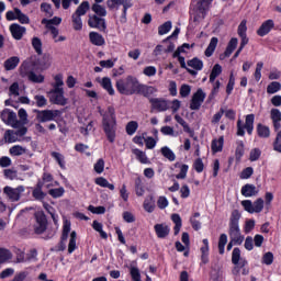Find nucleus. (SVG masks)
<instances>
[{
  "mask_svg": "<svg viewBox=\"0 0 281 281\" xmlns=\"http://www.w3.org/2000/svg\"><path fill=\"white\" fill-rule=\"evenodd\" d=\"M99 114L102 117V130L108 142H110V144H114L115 137H117V116L115 114V108L113 105H109L105 111L99 110Z\"/></svg>",
  "mask_w": 281,
  "mask_h": 281,
  "instance_id": "nucleus-1",
  "label": "nucleus"
},
{
  "mask_svg": "<svg viewBox=\"0 0 281 281\" xmlns=\"http://www.w3.org/2000/svg\"><path fill=\"white\" fill-rule=\"evenodd\" d=\"M115 87L121 95H135L139 87V79L130 75L125 79L116 80Z\"/></svg>",
  "mask_w": 281,
  "mask_h": 281,
  "instance_id": "nucleus-2",
  "label": "nucleus"
},
{
  "mask_svg": "<svg viewBox=\"0 0 281 281\" xmlns=\"http://www.w3.org/2000/svg\"><path fill=\"white\" fill-rule=\"evenodd\" d=\"M54 181V175L49 172H44L42 175V179L37 180V183L32 190V196L35 201L43 202L45 201V196H47V193L43 191V188L46 183H52Z\"/></svg>",
  "mask_w": 281,
  "mask_h": 281,
  "instance_id": "nucleus-3",
  "label": "nucleus"
},
{
  "mask_svg": "<svg viewBox=\"0 0 281 281\" xmlns=\"http://www.w3.org/2000/svg\"><path fill=\"white\" fill-rule=\"evenodd\" d=\"M213 0H199L196 2L193 12L191 13V19L193 23H201L205 16H207V12H210V5H212Z\"/></svg>",
  "mask_w": 281,
  "mask_h": 281,
  "instance_id": "nucleus-4",
  "label": "nucleus"
},
{
  "mask_svg": "<svg viewBox=\"0 0 281 281\" xmlns=\"http://www.w3.org/2000/svg\"><path fill=\"white\" fill-rule=\"evenodd\" d=\"M254 122H256V114H248L245 116V123L243 120L237 121V137H245V131L248 135H254Z\"/></svg>",
  "mask_w": 281,
  "mask_h": 281,
  "instance_id": "nucleus-5",
  "label": "nucleus"
},
{
  "mask_svg": "<svg viewBox=\"0 0 281 281\" xmlns=\"http://www.w3.org/2000/svg\"><path fill=\"white\" fill-rule=\"evenodd\" d=\"M34 113H36V120L40 124H45V122H56V117L63 115L60 110H34Z\"/></svg>",
  "mask_w": 281,
  "mask_h": 281,
  "instance_id": "nucleus-6",
  "label": "nucleus"
},
{
  "mask_svg": "<svg viewBox=\"0 0 281 281\" xmlns=\"http://www.w3.org/2000/svg\"><path fill=\"white\" fill-rule=\"evenodd\" d=\"M47 98L50 104H56L57 106H66L67 98H65L64 88H53L47 92Z\"/></svg>",
  "mask_w": 281,
  "mask_h": 281,
  "instance_id": "nucleus-7",
  "label": "nucleus"
},
{
  "mask_svg": "<svg viewBox=\"0 0 281 281\" xmlns=\"http://www.w3.org/2000/svg\"><path fill=\"white\" fill-rule=\"evenodd\" d=\"M240 211L238 210H233L228 223V235L229 238H234L236 236H240Z\"/></svg>",
  "mask_w": 281,
  "mask_h": 281,
  "instance_id": "nucleus-8",
  "label": "nucleus"
},
{
  "mask_svg": "<svg viewBox=\"0 0 281 281\" xmlns=\"http://www.w3.org/2000/svg\"><path fill=\"white\" fill-rule=\"evenodd\" d=\"M35 225L33 226L34 228V234L37 236H41V234H45L47 232V215H45V212L38 211L35 212Z\"/></svg>",
  "mask_w": 281,
  "mask_h": 281,
  "instance_id": "nucleus-9",
  "label": "nucleus"
},
{
  "mask_svg": "<svg viewBox=\"0 0 281 281\" xmlns=\"http://www.w3.org/2000/svg\"><path fill=\"white\" fill-rule=\"evenodd\" d=\"M71 232V222L69 220L64 221L61 236L58 245L55 246V251H65L67 249V238Z\"/></svg>",
  "mask_w": 281,
  "mask_h": 281,
  "instance_id": "nucleus-10",
  "label": "nucleus"
},
{
  "mask_svg": "<svg viewBox=\"0 0 281 281\" xmlns=\"http://www.w3.org/2000/svg\"><path fill=\"white\" fill-rule=\"evenodd\" d=\"M24 191L25 189L23 188V186H20L18 188L7 186L3 188V194H5L7 199H9L11 203H16L18 201H21V193Z\"/></svg>",
  "mask_w": 281,
  "mask_h": 281,
  "instance_id": "nucleus-11",
  "label": "nucleus"
},
{
  "mask_svg": "<svg viewBox=\"0 0 281 281\" xmlns=\"http://www.w3.org/2000/svg\"><path fill=\"white\" fill-rule=\"evenodd\" d=\"M0 120H2V122L8 126H13V128H16V124H19L16 113L10 109H4L1 111Z\"/></svg>",
  "mask_w": 281,
  "mask_h": 281,
  "instance_id": "nucleus-12",
  "label": "nucleus"
},
{
  "mask_svg": "<svg viewBox=\"0 0 281 281\" xmlns=\"http://www.w3.org/2000/svg\"><path fill=\"white\" fill-rule=\"evenodd\" d=\"M205 98L206 94L204 93L203 89H198L196 92L191 98L190 110L199 111V109H201V104L205 102Z\"/></svg>",
  "mask_w": 281,
  "mask_h": 281,
  "instance_id": "nucleus-13",
  "label": "nucleus"
},
{
  "mask_svg": "<svg viewBox=\"0 0 281 281\" xmlns=\"http://www.w3.org/2000/svg\"><path fill=\"white\" fill-rule=\"evenodd\" d=\"M88 25L94 30H100V32L106 31V20L98 15L90 16L88 20Z\"/></svg>",
  "mask_w": 281,
  "mask_h": 281,
  "instance_id": "nucleus-14",
  "label": "nucleus"
},
{
  "mask_svg": "<svg viewBox=\"0 0 281 281\" xmlns=\"http://www.w3.org/2000/svg\"><path fill=\"white\" fill-rule=\"evenodd\" d=\"M273 27H276V22L273 20L269 19L263 21L257 30V36H267V34H269Z\"/></svg>",
  "mask_w": 281,
  "mask_h": 281,
  "instance_id": "nucleus-15",
  "label": "nucleus"
},
{
  "mask_svg": "<svg viewBox=\"0 0 281 281\" xmlns=\"http://www.w3.org/2000/svg\"><path fill=\"white\" fill-rule=\"evenodd\" d=\"M149 103L151 104V109L158 111L159 113L168 111V101L165 99L150 98Z\"/></svg>",
  "mask_w": 281,
  "mask_h": 281,
  "instance_id": "nucleus-16",
  "label": "nucleus"
},
{
  "mask_svg": "<svg viewBox=\"0 0 281 281\" xmlns=\"http://www.w3.org/2000/svg\"><path fill=\"white\" fill-rule=\"evenodd\" d=\"M155 93H157V89L155 87L138 83V88L136 90L137 95H144V98H148V100H150V95Z\"/></svg>",
  "mask_w": 281,
  "mask_h": 281,
  "instance_id": "nucleus-17",
  "label": "nucleus"
},
{
  "mask_svg": "<svg viewBox=\"0 0 281 281\" xmlns=\"http://www.w3.org/2000/svg\"><path fill=\"white\" fill-rule=\"evenodd\" d=\"M154 231H155V234L157 236V238H168V236H170V226H168L167 224H156L154 226Z\"/></svg>",
  "mask_w": 281,
  "mask_h": 281,
  "instance_id": "nucleus-18",
  "label": "nucleus"
},
{
  "mask_svg": "<svg viewBox=\"0 0 281 281\" xmlns=\"http://www.w3.org/2000/svg\"><path fill=\"white\" fill-rule=\"evenodd\" d=\"M10 32L15 41H21V38H23V34L26 32V29L25 26L13 23L10 25Z\"/></svg>",
  "mask_w": 281,
  "mask_h": 281,
  "instance_id": "nucleus-19",
  "label": "nucleus"
},
{
  "mask_svg": "<svg viewBox=\"0 0 281 281\" xmlns=\"http://www.w3.org/2000/svg\"><path fill=\"white\" fill-rule=\"evenodd\" d=\"M237 34L240 38V43L248 45L249 37H247V20H243L237 29Z\"/></svg>",
  "mask_w": 281,
  "mask_h": 281,
  "instance_id": "nucleus-20",
  "label": "nucleus"
},
{
  "mask_svg": "<svg viewBox=\"0 0 281 281\" xmlns=\"http://www.w3.org/2000/svg\"><path fill=\"white\" fill-rule=\"evenodd\" d=\"M89 40L92 45H95L97 47H102V45H105L106 41L104 40V36L98 32H90L89 33Z\"/></svg>",
  "mask_w": 281,
  "mask_h": 281,
  "instance_id": "nucleus-21",
  "label": "nucleus"
},
{
  "mask_svg": "<svg viewBox=\"0 0 281 281\" xmlns=\"http://www.w3.org/2000/svg\"><path fill=\"white\" fill-rule=\"evenodd\" d=\"M240 192L243 196H245L246 199H249L258 194V189L254 184L247 183L241 187Z\"/></svg>",
  "mask_w": 281,
  "mask_h": 281,
  "instance_id": "nucleus-22",
  "label": "nucleus"
},
{
  "mask_svg": "<svg viewBox=\"0 0 281 281\" xmlns=\"http://www.w3.org/2000/svg\"><path fill=\"white\" fill-rule=\"evenodd\" d=\"M256 131L258 137H260L261 139H268V137H271V130L269 128V126L262 123L257 124Z\"/></svg>",
  "mask_w": 281,
  "mask_h": 281,
  "instance_id": "nucleus-23",
  "label": "nucleus"
},
{
  "mask_svg": "<svg viewBox=\"0 0 281 281\" xmlns=\"http://www.w3.org/2000/svg\"><path fill=\"white\" fill-rule=\"evenodd\" d=\"M202 243L204 246H202L200 249L202 254L201 261L203 265H207V262H210V241L207 239H203Z\"/></svg>",
  "mask_w": 281,
  "mask_h": 281,
  "instance_id": "nucleus-24",
  "label": "nucleus"
},
{
  "mask_svg": "<svg viewBox=\"0 0 281 281\" xmlns=\"http://www.w3.org/2000/svg\"><path fill=\"white\" fill-rule=\"evenodd\" d=\"M171 221L172 223H175L173 235L179 236V232H181V227H183V221L181 220V215H179V213H173L171 215Z\"/></svg>",
  "mask_w": 281,
  "mask_h": 281,
  "instance_id": "nucleus-25",
  "label": "nucleus"
},
{
  "mask_svg": "<svg viewBox=\"0 0 281 281\" xmlns=\"http://www.w3.org/2000/svg\"><path fill=\"white\" fill-rule=\"evenodd\" d=\"M225 144V137L224 136H220L217 139H213L211 143V150L212 153L216 154V153H222L223 151V146Z\"/></svg>",
  "mask_w": 281,
  "mask_h": 281,
  "instance_id": "nucleus-26",
  "label": "nucleus"
},
{
  "mask_svg": "<svg viewBox=\"0 0 281 281\" xmlns=\"http://www.w3.org/2000/svg\"><path fill=\"white\" fill-rule=\"evenodd\" d=\"M238 47V38L232 37L226 46V49L224 52V57L229 58L232 54H234L235 49Z\"/></svg>",
  "mask_w": 281,
  "mask_h": 281,
  "instance_id": "nucleus-27",
  "label": "nucleus"
},
{
  "mask_svg": "<svg viewBox=\"0 0 281 281\" xmlns=\"http://www.w3.org/2000/svg\"><path fill=\"white\" fill-rule=\"evenodd\" d=\"M19 63H21V59L18 56L8 58L4 61L5 71H12L13 69H16V67H19Z\"/></svg>",
  "mask_w": 281,
  "mask_h": 281,
  "instance_id": "nucleus-28",
  "label": "nucleus"
},
{
  "mask_svg": "<svg viewBox=\"0 0 281 281\" xmlns=\"http://www.w3.org/2000/svg\"><path fill=\"white\" fill-rule=\"evenodd\" d=\"M217 46H218V37H212L209 46L204 52V55L206 56V58H210L214 55V52H216Z\"/></svg>",
  "mask_w": 281,
  "mask_h": 281,
  "instance_id": "nucleus-29",
  "label": "nucleus"
},
{
  "mask_svg": "<svg viewBox=\"0 0 281 281\" xmlns=\"http://www.w3.org/2000/svg\"><path fill=\"white\" fill-rule=\"evenodd\" d=\"M223 74V66L221 64H215L211 70L209 82L214 83L216 81L217 76Z\"/></svg>",
  "mask_w": 281,
  "mask_h": 281,
  "instance_id": "nucleus-30",
  "label": "nucleus"
},
{
  "mask_svg": "<svg viewBox=\"0 0 281 281\" xmlns=\"http://www.w3.org/2000/svg\"><path fill=\"white\" fill-rule=\"evenodd\" d=\"M95 186H100V188H108V190H115V184L109 182L104 177H98L94 179Z\"/></svg>",
  "mask_w": 281,
  "mask_h": 281,
  "instance_id": "nucleus-31",
  "label": "nucleus"
},
{
  "mask_svg": "<svg viewBox=\"0 0 281 281\" xmlns=\"http://www.w3.org/2000/svg\"><path fill=\"white\" fill-rule=\"evenodd\" d=\"M101 87L108 91L109 95H115V90L113 89V83H111V78L103 77L101 81Z\"/></svg>",
  "mask_w": 281,
  "mask_h": 281,
  "instance_id": "nucleus-32",
  "label": "nucleus"
},
{
  "mask_svg": "<svg viewBox=\"0 0 281 281\" xmlns=\"http://www.w3.org/2000/svg\"><path fill=\"white\" fill-rule=\"evenodd\" d=\"M143 207L145 212H148V214H153V212H155V198L153 195H149L147 199H145Z\"/></svg>",
  "mask_w": 281,
  "mask_h": 281,
  "instance_id": "nucleus-33",
  "label": "nucleus"
},
{
  "mask_svg": "<svg viewBox=\"0 0 281 281\" xmlns=\"http://www.w3.org/2000/svg\"><path fill=\"white\" fill-rule=\"evenodd\" d=\"M236 149H235V159L236 161H240L245 156V143L243 140L236 142Z\"/></svg>",
  "mask_w": 281,
  "mask_h": 281,
  "instance_id": "nucleus-34",
  "label": "nucleus"
},
{
  "mask_svg": "<svg viewBox=\"0 0 281 281\" xmlns=\"http://www.w3.org/2000/svg\"><path fill=\"white\" fill-rule=\"evenodd\" d=\"M133 155H135L137 161L140 164H150V160H148V156H146L145 151H142L139 148H135L132 150Z\"/></svg>",
  "mask_w": 281,
  "mask_h": 281,
  "instance_id": "nucleus-35",
  "label": "nucleus"
},
{
  "mask_svg": "<svg viewBox=\"0 0 281 281\" xmlns=\"http://www.w3.org/2000/svg\"><path fill=\"white\" fill-rule=\"evenodd\" d=\"M16 135H19V133L14 132L13 130H7L3 136L5 144L16 143V140L19 139Z\"/></svg>",
  "mask_w": 281,
  "mask_h": 281,
  "instance_id": "nucleus-36",
  "label": "nucleus"
},
{
  "mask_svg": "<svg viewBox=\"0 0 281 281\" xmlns=\"http://www.w3.org/2000/svg\"><path fill=\"white\" fill-rule=\"evenodd\" d=\"M77 238H78V233H76V231H72L70 233V239L68 244V254H74L76 249H78V246L76 245Z\"/></svg>",
  "mask_w": 281,
  "mask_h": 281,
  "instance_id": "nucleus-37",
  "label": "nucleus"
},
{
  "mask_svg": "<svg viewBox=\"0 0 281 281\" xmlns=\"http://www.w3.org/2000/svg\"><path fill=\"white\" fill-rule=\"evenodd\" d=\"M89 8H90L89 1H82L80 5L76 9L74 14L77 16H85V14L89 12Z\"/></svg>",
  "mask_w": 281,
  "mask_h": 281,
  "instance_id": "nucleus-38",
  "label": "nucleus"
},
{
  "mask_svg": "<svg viewBox=\"0 0 281 281\" xmlns=\"http://www.w3.org/2000/svg\"><path fill=\"white\" fill-rule=\"evenodd\" d=\"M188 67H192L195 71H201L203 69V60L198 57H193L192 59L187 61Z\"/></svg>",
  "mask_w": 281,
  "mask_h": 281,
  "instance_id": "nucleus-39",
  "label": "nucleus"
},
{
  "mask_svg": "<svg viewBox=\"0 0 281 281\" xmlns=\"http://www.w3.org/2000/svg\"><path fill=\"white\" fill-rule=\"evenodd\" d=\"M134 183L136 196H144V194L146 193V189H144V182L142 181V178L137 177Z\"/></svg>",
  "mask_w": 281,
  "mask_h": 281,
  "instance_id": "nucleus-40",
  "label": "nucleus"
},
{
  "mask_svg": "<svg viewBox=\"0 0 281 281\" xmlns=\"http://www.w3.org/2000/svg\"><path fill=\"white\" fill-rule=\"evenodd\" d=\"M14 12L16 14V20L22 24V25H29L30 23V16H27L21 9L14 8Z\"/></svg>",
  "mask_w": 281,
  "mask_h": 281,
  "instance_id": "nucleus-41",
  "label": "nucleus"
},
{
  "mask_svg": "<svg viewBox=\"0 0 281 281\" xmlns=\"http://www.w3.org/2000/svg\"><path fill=\"white\" fill-rule=\"evenodd\" d=\"M234 87H236V77L234 76V71H231L228 82L226 85V94L232 95L234 91Z\"/></svg>",
  "mask_w": 281,
  "mask_h": 281,
  "instance_id": "nucleus-42",
  "label": "nucleus"
},
{
  "mask_svg": "<svg viewBox=\"0 0 281 281\" xmlns=\"http://www.w3.org/2000/svg\"><path fill=\"white\" fill-rule=\"evenodd\" d=\"M8 260H12V251L8 248H0V265L8 262Z\"/></svg>",
  "mask_w": 281,
  "mask_h": 281,
  "instance_id": "nucleus-43",
  "label": "nucleus"
},
{
  "mask_svg": "<svg viewBox=\"0 0 281 281\" xmlns=\"http://www.w3.org/2000/svg\"><path fill=\"white\" fill-rule=\"evenodd\" d=\"M160 153L162 157H165L169 161H175V159H177L175 151H172V149H170L168 146L161 147Z\"/></svg>",
  "mask_w": 281,
  "mask_h": 281,
  "instance_id": "nucleus-44",
  "label": "nucleus"
},
{
  "mask_svg": "<svg viewBox=\"0 0 281 281\" xmlns=\"http://www.w3.org/2000/svg\"><path fill=\"white\" fill-rule=\"evenodd\" d=\"M60 23H63V19H60L59 16H54L50 20L44 18L42 20V25H46V27H54V25H60Z\"/></svg>",
  "mask_w": 281,
  "mask_h": 281,
  "instance_id": "nucleus-45",
  "label": "nucleus"
},
{
  "mask_svg": "<svg viewBox=\"0 0 281 281\" xmlns=\"http://www.w3.org/2000/svg\"><path fill=\"white\" fill-rule=\"evenodd\" d=\"M225 245H227V234L223 233L220 235V238H218V254L221 256H223V254H225Z\"/></svg>",
  "mask_w": 281,
  "mask_h": 281,
  "instance_id": "nucleus-46",
  "label": "nucleus"
},
{
  "mask_svg": "<svg viewBox=\"0 0 281 281\" xmlns=\"http://www.w3.org/2000/svg\"><path fill=\"white\" fill-rule=\"evenodd\" d=\"M137 128H139V123H137V121H130L125 126V131L128 135H135Z\"/></svg>",
  "mask_w": 281,
  "mask_h": 281,
  "instance_id": "nucleus-47",
  "label": "nucleus"
},
{
  "mask_svg": "<svg viewBox=\"0 0 281 281\" xmlns=\"http://www.w3.org/2000/svg\"><path fill=\"white\" fill-rule=\"evenodd\" d=\"M27 78L31 82H35L37 85H41L42 82H45V76L43 75H36L34 71H30L27 74Z\"/></svg>",
  "mask_w": 281,
  "mask_h": 281,
  "instance_id": "nucleus-48",
  "label": "nucleus"
},
{
  "mask_svg": "<svg viewBox=\"0 0 281 281\" xmlns=\"http://www.w3.org/2000/svg\"><path fill=\"white\" fill-rule=\"evenodd\" d=\"M32 47L38 56L43 54V42L38 37L32 38Z\"/></svg>",
  "mask_w": 281,
  "mask_h": 281,
  "instance_id": "nucleus-49",
  "label": "nucleus"
},
{
  "mask_svg": "<svg viewBox=\"0 0 281 281\" xmlns=\"http://www.w3.org/2000/svg\"><path fill=\"white\" fill-rule=\"evenodd\" d=\"M50 157L55 159L58 164V166L61 168V170H65V156L58 151L50 153Z\"/></svg>",
  "mask_w": 281,
  "mask_h": 281,
  "instance_id": "nucleus-50",
  "label": "nucleus"
},
{
  "mask_svg": "<svg viewBox=\"0 0 281 281\" xmlns=\"http://www.w3.org/2000/svg\"><path fill=\"white\" fill-rule=\"evenodd\" d=\"M252 210H254V214H260V212L265 210V200H262V198L257 199L252 203Z\"/></svg>",
  "mask_w": 281,
  "mask_h": 281,
  "instance_id": "nucleus-51",
  "label": "nucleus"
},
{
  "mask_svg": "<svg viewBox=\"0 0 281 281\" xmlns=\"http://www.w3.org/2000/svg\"><path fill=\"white\" fill-rule=\"evenodd\" d=\"M72 27L76 32H80L82 30V18L80 15H76L72 13Z\"/></svg>",
  "mask_w": 281,
  "mask_h": 281,
  "instance_id": "nucleus-52",
  "label": "nucleus"
},
{
  "mask_svg": "<svg viewBox=\"0 0 281 281\" xmlns=\"http://www.w3.org/2000/svg\"><path fill=\"white\" fill-rule=\"evenodd\" d=\"M171 30H172V22L167 21L158 27V34L159 36H164V34H168V32H170Z\"/></svg>",
  "mask_w": 281,
  "mask_h": 281,
  "instance_id": "nucleus-53",
  "label": "nucleus"
},
{
  "mask_svg": "<svg viewBox=\"0 0 281 281\" xmlns=\"http://www.w3.org/2000/svg\"><path fill=\"white\" fill-rule=\"evenodd\" d=\"M281 90V83L279 81H272L267 87V93L273 94Z\"/></svg>",
  "mask_w": 281,
  "mask_h": 281,
  "instance_id": "nucleus-54",
  "label": "nucleus"
},
{
  "mask_svg": "<svg viewBox=\"0 0 281 281\" xmlns=\"http://www.w3.org/2000/svg\"><path fill=\"white\" fill-rule=\"evenodd\" d=\"M48 194L53 199H60V196H63L65 194V188L59 187V188H56V189H49Z\"/></svg>",
  "mask_w": 281,
  "mask_h": 281,
  "instance_id": "nucleus-55",
  "label": "nucleus"
},
{
  "mask_svg": "<svg viewBox=\"0 0 281 281\" xmlns=\"http://www.w3.org/2000/svg\"><path fill=\"white\" fill-rule=\"evenodd\" d=\"M240 260H245V258L240 257V248L236 247L232 252V262L234 265H240Z\"/></svg>",
  "mask_w": 281,
  "mask_h": 281,
  "instance_id": "nucleus-56",
  "label": "nucleus"
},
{
  "mask_svg": "<svg viewBox=\"0 0 281 281\" xmlns=\"http://www.w3.org/2000/svg\"><path fill=\"white\" fill-rule=\"evenodd\" d=\"M35 104L38 106V109H43L44 106H47V99L43 94H36L34 97Z\"/></svg>",
  "mask_w": 281,
  "mask_h": 281,
  "instance_id": "nucleus-57",
  "label": "nucleus"
},
{
  "mask_svg": "<svg viewBox=\"0 0 281 281\" xmlns=\"http://www.w3.org/2000/svg\"><path fill=\"white\" fill-rule=\"evenodd\" d=\"M9 153L13 157H20V155H23V153H25V149L20 145H14L9 149Z\"/></svg>",
  "mask_w": 281,
  "mask_h": 281,
  "instance_id": "nucleus-58",
  "label": "nucleus"
},
{
  "mask_svg": "<svg viewBox=\"0 0 281 281\" xmlns=\"http://www.w3.org/2000/svg\"><path fill=\"white\" fill-rule=\"evenodd\" d=\"M92 11L97 14V16H106V9L101 4L94 3L92 5Z\"/></svg>",
  "mask_w": 281,
  "mask_h": 281,
  "instance_id": "nucleus-59",
  "label": "nucleus"
},
{
  "mask_svg": "<svg viewBox=\"0 0 281 281\" xmlns=\"http://www.w3.org/2000/svg\"><path fill=\"white\" fill-rule=\"evenodd\" d=\"M254 176V167H246L241 170L239 179H251Z\"/></svg>",
  "mask_w": 281,
  "mask_h": 281,
  "instance_id": "nucleus-60",
  "label": "nucleus"
},
{
  "mask_svg": "<svg viewBox=\"0 0 281 281\" xmlns=\"http://www.w3.org/2000/svg\"><path fill=\"white\" fill-rule=\"evenodd\" d=\"M130 276L133 281H142V273L139 272V268L132 267L130 269Z\"/></svg>",
  "mask_w": 281,
  "mask_h": 281,
  "instance_id": "nucleus-61",
  "label": "nucleus"
},
{
  "mask_svg": "<svg viewBox=\"0 0 281 281\" xmlns=\"http://www.w3.org/2000/svg\"><path fill=\"white\" fill-rule=\"evenodd\" d=\"M94 172H97V175H102V172H104V159L100 158L97 160V162L93 166Z\"/></svg>",
  "mask_w": 281,
  "mask_h": 281,
  "instance_id": "nucleus-62",
  "label": "nucleus"
},
{
  "mask_svg": "<svg viewBox=\"0 0 281 281\" xmlns=\"http://www.w3.org/2000/svg\"><path fill=\"white\" fill-rule=\"evenodd\" d=\"M261 155H262V150H260V148H252L250 150L249 160L250 161H258V159H260Z\"/></svg>",
  "mask_w": 281,
  "mask_h": 281,
  "instance_id": "nucleus-63",
  "label": "nucleus"
},
{
  "mask_svg": "<svg viewBox=\"0 0 281 281\" xmlns=\"http://www.w3.org/2000/svg\"><path fill=\"white\" fill-rule=\"evenodd\" d=\"M273 146V150H276V153H281V131H279L277 133L276 139L272 143Z\"/></svg>",
  "mask_w": 281,
  "mask_h": 281,
  "instance_id": "nucleus-64",
  "label": "nucleus"
}]
</instances>
